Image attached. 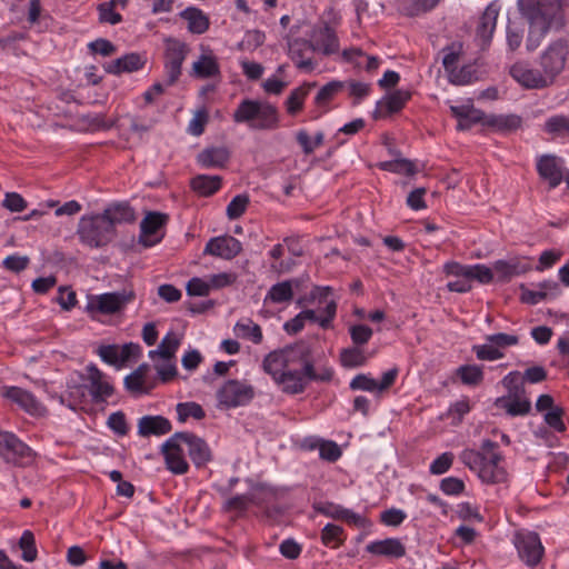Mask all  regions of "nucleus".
Returning a JSON list of instances; mask_svg holds the SVG:
<instances>
[{"mask_svg": "<svg viewBox=\"0 0 569 569\" xmlns=\"http://www.w3.org/2000/svg\"><path fill=\"white\" fill-rule=\"evenodd\" d=\"M520 13L529 21L526 42L528 51H535L550 31H559L565 24V14L555 0H518Z\"/></svg>", "mask_w": 569, "mask_h": 569, "instance_id": "obj_1", "label": "nucleus"}, {"mask_svg": "<svg viewBox=\"0 0 569 569\" xmlns=\"http://www.w3.org/2000/svg\"><path fill=\"white\" fill-rule=\"evenodd\" d=\"M333 377L331 368H323L317 372L313 366L311 350L305 343L298 345L297 362L288 366L274 380L288 395H298L306 390L310 381L328 382Z\"/></svg>", "mask_w": 569, "mask_h": 569, "instance_id": "obj_2", "label": "nucleus"}, {"mask_svg": "<svg viewBox=\"0 0 569 569\" xmlns=\"http://www.w3.org/2000/svg\"><path fill=\"white\" fill-rule=\"evenodd\" d=\"M232 118L234 122L248 123L256 130H273L279 127V111L267 101L243 99Z\"/></svg>", "mask_w": 569, "mask_h": 569, "instance_id": "obj_3", "label": "nucleus"}, {"mask_svg": "<svg viewBox=\"0 0 569 569\" xmlns=\"http://www.w3.org/2000/svg\"><path fill=\"white\" fill-rule=\"evenodd\" d=\"M78 236L82 243L91 248H100L114 239L116 229L111 227L103 213L83 216L79 221Z\"/></svg>", "mask_w": 569, "mask_h": 569, "instance_id": "obj_4", "label": "nucleus"}, {"mask_svg": "<svg viewBox=\"0 0 569 569\" xmlns=\"http://www.w3.org/2000/svg\"><path fill=\"white\" fill-rule=\"evenodd\" d=\"M254 388L238 379H229L217 391V399L224 408H237L248 405L254 398Z\"/></svg>", "mask_w": 569, "mask_h": 569, "instance_id": "obj_5", "label": "nucleus"}, {"mask_svg": "<svg viewBox=\"0 0 569 569\" xmlns=\"http://www.w3.org/2000/svg\"><path fill=\"white\" fill-rule=\"evenodd\" d=\"M134 297L133 290L127 289L92 296L89 299L86 310L91 315H113L121 311Z\"/></svg>", "mask_w": 569, "mask_h": 569, "instance_id": "obj_6", "label": "nucleus"}, {"mask_svg": "<svg viewBox=\"0 0 569 569\" xmlns=\"http://www.w3.org/2000/svg\"><path fill=\"white\" fill-rule=\"evenodd\" d=\"M0 457L14 466H27L33 460L32 449L11 432H0Z\"/></svg>", "mask_w": 569, "mask_h": 569, "instance_id": "obj_7", "label": "nucleus"}, {"mask_svg": "<svg viewBox=\"0 0 569 569\" xmlns=\"http://www.w3.org/2000/svg\"><path fill=\"white\" fill-rule=\"evenodd\" d=\"M568 54V41L558 39L549 44L540 57V66L543 74L552 83L558 74L562 72Z\"/></svg>", "mask_w": 569, "mask_h": 569, "instance_id": "obj_8", "label": "nucleus"}, {"mask_svg": "<svg viewBox=\"0 0 569 569\" xmlns=\"http://www.w3.org/2000/svg\"><path fill=\"white\" fill-rule=\"evenodd\" d=\"M188 52L189 48L184 42L172 38L166 40L164 72L168 86H172L178 81Z\"/></svg>", "mask_w": 569, "mask_h": 569, "instance_id": "obj_9", "label": "nucleus"}, {"mask_svg": "<svg viewBox=\"0 0 569 569\" xmlns=\"http://www.w3.org/2000/svg\"><path fill=\"white\" fill-rule=\"evenodd\" d=\"M182 445V432H176L161 447L167 468L174 475H184L189 470Z\"/></svg>", "mask_w": 569, "mask_h": 569, "instance_id": "obj_10", "label": "nucleus"}, {"mask_svg": "<svg viewBox=\"0 0 569 569\" xmlns=\"http://www.w3.org/2000/svg\"><path fill=\"white\" fill-rule=\"evenodd\" d=\"M518 555L528 566L535 567L543 556V547L537 532H518L515 537Z\"/></svg>", "mask_w": 569, "mask_h": 569, "instance_id": "obj_11", "label": "nucleus"}, {"mask_svg": "<svg viewBox=\"0 0 569 569\" xmlns=\"http://www.w3.org/2000/svg\"><path fill=\"white\" fill-rule=\"evenodd\" d=\"M298 345L296 347H289L283 350H274L269 352L263 361V371L276 380L283 370L291 365L297 362Z\"/></svg>", "mask_w": 569, "mask_h": 569, "instance_id": "obj_12", "label": "nucleus"}, {"mask_svg": "<svg viewBox=\"0 0 569 569\" xmlns=\"http://www.w3.org/2000/svg\"><path fill=\"white\" fill-rule=\"evenodd\" d=\"M89 393L94 403H102L114 393L112 383L107 376L93 363L87 367Z\"/></svg>", "mask_w": 569, "mask_h": 569, "instance_id": "obj_13", "label": "nucleus"}, {"mask_svg": "<svg viewBox=\"0 0 569 569\" xmlns=\"http://www.w3.org/2000/svg\"><path fill=\"white\" fill-rule=\"evenodd\" d=\"M537 172L547 181L550 189L557 188L563 180V162L555 154H542L537 160Z\"/></svg>", "mask_w": 569, "mask_h": 569, "instance_id": "obj_14", "label": "nucleus"}, {"mask_svg": "<svg viewBox=\"0 0 569 569\" xmlns=\"http://www.w3.org/2000/svg\"><path fill=\"white\" fill-rule=\"evenodd\" d=\"M493 273L499 282H508L513 277L521 276L531 269L528 258H511L509 260H497L493 264Z\"/></svg>", "mask_w": 569, "mask_h": 569, "instance_id": "obj_15", "label": "nucleus"}, {"mask_svg": "<svg viewBox=\"0 0 569 569\" xmlns=\"http://www.w3.org/2000/svg\"><path fill=\"white\" fill-rule=\"evenodd\" d=\"M289 56L296 63V67L301 70H313V62L310 57H307L308 52H315L319 49V41L312 42L306 39H293L289 41Z\"/></svg>", "mask_w": 569, "mask_h": 569, "instance_id": "obj_16", "label": "nucleus"}, {"mask_svg": "<svg viewBox=\"0 0 569 569\" xmlns=\"http://www.w3.org/2000/svg\"><path fill=\"white\" fill-rule=\"evenodd\" d=\"M242 250L241 242L231 236L211 238L204 248L206 254H211L226 260L237 257Z\"/></svg>", "mask_w": 569, "mask_h": 569, "instance_id": "obj_17", "label": "nucleus"}, {"mask_svg": "<svg viewBox=\"0 0 569 569\" xmlns=\"http://www.w3.org/2000/svg\"><path fill=\"white\" fill-rule=\"evenodd\" d=\"M411 98L409 90H395L377 102L373 111L375 119L386 118L392 113L399 112Z\"/></svg>", "mask_w": 569, "mask_h": 569, "instance_id": "obj_18", "label": "nucleus"}, {"mask_svg": "<svg viewBox=\"0 0 569 569\" xmlns=\"http://www.w3.org/2000/svg\"><path fill=\"white\" fill-rule=\"evenodd\" d=\"M499 6L496 2L490 3L481 14L476 31V37L480 41L482 49L487 48L496 30L497 19L499 17Z\"/></svg>", "mask_w": 569, "mask_h": 569, "instance_id": "obj_19", "label": "nucleus"}, {"mask_svg": "<svg viewBox=\"0 0 569 569\" xmlns=\"http://www.w3.org/2000/svg\"><path fill=\"white\" fill-rule=\"evenodd\" d=\"M183 445L188 447V453L197 468L204 467L212 458L208 443L191 432H182Z\"/></svg>", "mask_w": 569, "mask_h": 569, "instance_id": "obj_20", "label": "nucleus"}, {"mask_svg": "<svg viewBox=\"0 0 569 569\" xmlns=\"http://www.w3.org/2000/svg\"><path fill=\"white\" fill-rule=\"evenodd\" d=\"M502 456L497 452H492L490 458H485L478 471V476L482 482L492 485L506 482L508 473L506 469L500 466Z\"/></svg>", "mask_w": 569, "mask_h": 569, "instance_id": "obj_21", "label": "nucleus"}, {"mask_svg": "<svg viewBox=\"0 0 569 569\" xmlns=\"http://www.w3.org/2000/svg\"><path fill=\"white\" fill-rule=\"evenodd\" d=\"M510 73L517 82L527 89H542L551 84L539 70L528 69L522 64L512 66Z\"/></svg>", "mask_w": 569, "mask_h": 569, "instance_id": "obj_22", "label": "nucleus"}, {"mask_svg": "<svg viewBox=\"0 0 569 569\" xmlns=\"http://www.w3.org/2000/svg\"><path fill=\"white\" fill-rule=\"evenodd\" d=\"M146 58L137 52L127 53L111 62H109L104 70L111 74H120L123 72H134L142 69L146 64Z\"/></svg>", "mask_w": 569, "mask_h": 569, "instance_id": "obj_23", "label": "nucleus"}, {"mask_svg": "<svg viewBox=\"0 0 569 569\" xmlns=\"http://www.w3.org/2000/svg\"><path fill=\"white\" fill-rule=\"evenodd\" d=\"M171 428V422L162 416H143L138 422V433L141 437L167 435Z\"/></svg>", "mask_w": 569, "mask_h": 569, "instance_id": "obj_24", "label": "nucleus"}, {"mask_svg": "<svg viewBox=\"0 0 569 569\" xmlns=\"http://www.w3.org/2000/svg\"><path fill=\"white\" fill-rule=\"evenodd\" d=\"M3 396L31 415H40L42 411L33 395L24 389L10 387L4 390Z\"/></svg>", "mask_w": 569, "mask_h": 569, "instance_id": "obj_25", "label": "nucleus"}, {"mask_svg": "<svg viewBox=\"0 0 569 569\" xmlns=\"http://www.w3.org/2000/svg\"><path fill=\"white\" fill-rule=\"evenodd\" d=\"M102 213L114 229L117 224L132 223L137 218L134 209L128 202H113Z\"/></svg>", "mask_w": 569, "mask_h": 569, "instance_id": "obj_26", "label": "nucleus"}, {"mask_svg": "<svg viewBox=\"0 0 569 569\" xmlns=\"http://www.w3.org/2000/svg\"><path fill=\"white\" fill-rule=\"evenodd\" d=\"M366 550L376 556L401 558L406 555V548L399 539L387 538L367 545Z\"/></svg>", "mask_w": 569, "mask_h": 569, "instance_id": "obj_27", "label": "nucleus"}, {"mask_svg": "<svg viewBox=\"0 0 569 569\" xmlns=\"http://www.w3.org/2000/svg\"><path fill=\"white\" fill-rule=\"evenodd\" d=\"M168 221V216L160 212H148L140 223V242L146 247L153 246L158 240L149 241L147 238L153 236Z\"/></svg>", "mask_w": 569, "mask_h": 569, "instance_id": "obj_28", "label": "nucleus"}, {"mask_svg": "<svg viewBox=\"0 0 569 569\" xmlns=\"http://www.w3.org/2000/svg\"><path fill=\"white\" fill-rule=\"evenodd\" d=\"M311 39L312 42H316V40L319 41L318 51L321 50L326 56L333 54L339 50L338 37L335 30L328 24L318 29L315 28L311 33Z\"/></svg>", "mask_w": 569, "mask_h": 569, "instance_id": "obj_29", "label": "nucleus"}, {"mask_svg": "<svg viewBox=\"0 0 569 569\" xmlns=\"http://www.w3.org/2000/svg\"><path fill=\"white\" fill-rule=\"evenodd\" d=\"M485 124L497 131L509 133L521 127L522 119L517 114H491L486 117Z\"/></svg>", "mask_w": 569, "mask_h": 569, "instance_id": "obj_30", "label": "nucleus"}, {"mask_svg": "<svg viewBox=\"0 0 569 569\" xmlns=\"http://www.w3.org/2000/svg\"><path fill=\"white\" fill-rule=\"evenodd\" d=\"M317 86L316 82H305L300 87L293 89L287 98L284 106L290 116H296L303 108L305 99L310 91Z\"/></svg>", "mask_w": 569, "mask_h": 569, "instance_id": "obj_31", "label": "nucleus"}, {"mask_svg": "<svg viewBox=\"0 0 569 569\" xmlns=\"http://www.w3.org/2000/svg\"><path fill=\"white\" fill-rule=\"evenodd\" d=\"M230 153L224 147H212L198 154V162L204 168L223 167Z\"/></svg>", "mask_w": 569, "mask_h": 569, "instance_id": "obj_32", "label": "nucleus"}, {"mask_svg": "<svg viewBox=\"0 0 569 569\" xmlns=\"http://www.w3.org/2000/svg\"><path fill=\"white\" fill-rule=\"evenodd\" d=\"M180 346V339L176 332H168L159 343L158 348L149 351V357L154 360L160 357L162 360H172Z\"/></svg>", "mask_w": 569, "mask_h": 569, "instance_id": "obj_33", "label": "nucleus"}, {"mask_svg": "<svg viewBox=\"0 0 569 569\" xmlns=\"http://www.w3.org/2000/svg\"><path fill=\"white\" fill-rule=\"evenodd\" d=\"M495 405L499 408H503L511 417L525 416L529 413L531 409V402L526 396L519 398L500 397L496 399Z\"/></svg>", "mask_w": 569, "mask_h": 569, "instance_id": "obj_34", "label": "nucleus"}, {"mask_svg": "<svg viewBox=\"0 0 569 569\" xmlns=\"http://www.w3.org/2000/svg\"><path fill=\"white\" fill-rule=\"evenodd\" d=\"M221 181L219 176L199 174L191 179L190 186L199 196L209 197L220 189Z\"/></svg>", "mask_w": 569, "mask_h": 569, "instance_id": "obj_35", "label": "nucleus"}, {"mask_svg": "<svg viewBox=\"0 0 569 569\" xmlns=\"http://www.w3.org/2000/svg\"><path fill=\"white\" fill-rule=\"evenodd\" d=\"M441 0H399L398 9L406 17H418L431 11Z\"/></svg>", "mask_w": 569, "mask_h": 569, "instance_id": "obj_36", "label": "nucleus"}, {"mask_svg": "<svg viewBox=\"0 0 569 569\" xmlns=\"http://www.w3.org/2000/svg\"><path fill=\"white\" fill-rule=\"evenodd\" d=\"M298 286H299L298 279H291V280H284L282 282H278L269 289L266 299H269L274 303L288 302L293 297V287H298Z\"/></svg>", "mask_w": 569, "mask_h": 569, "instance_id": "obj_37", "label": "nucleus"}, {"mask_svg": "<svg viewBox=\"0 0 569 569\" xmlns=\"http://www.w3.org/2000/svg\"><path fill=\"white\" fill-rule=\"evenodd\" d=\"M193 74L200 79H207L220 74V67L213 56L201 54L192 64Z\"/></svg>", "mask_w": 569, "mask_h": 569, "instance_id": "obj_38", "label": "nucleus"}, {"mask_svg": "<svg viewBox=\"0 0 569 569\" xmlns=\"http://www.w3.org/2000/svg\"><path fill=\"white\" fill-rule=\"evenodd\" d=\"M237 337L252 341L254 345L262 342L263 336L261 327L251 319L238 321L234 326Z\"/></svg>", "mask_w": 569, "mask_h": 569, "instance_id": "obj_39", "label": "nucleus"}, {"mask_svg": "<svg viewBox=\"0 0 569 569\" xmlns=\"http://www.w3.org/2000/svg\"><path fill=\"white\" fill-rule=\"evenodd\" d=\"M181 16L188 21V28L192 33L201 34L209 28L208 18L197 8H188Z\"/></svg>", "mask_w": 569, "mask_h": 569, "instance_id": "obj_40", "label": "nucleus"}, {"mask_svg": "<svg viewBox=\"0 0 569 569\" xmlns=\"http://www.w3.org/2000/svg\"><path fill=\"white\" fill-rule=\"evenodd\" d=\"M368 356L360 347L345 348L340 351V362L345 368H357L366 365Z\"/></svg>", "mask_w": 569, "mask_h": 569, "instance_id": "obj_41", "label": "nucleus"}, {"mask_svg": "<svg viewBox=\"0 0 569 569\" xmlns=\"http://www.w3.org/2000/svg\"><path fill=\"white\" fill-rule=\"evenodd\" d=\"M149 370L148 363L140 365L133 372L124 378V386L130 392L147 393L148 389L143 387L144 377Z\"/></svg>", "mask_w": 569, "mask_h": 569, "instance_id": "obj_42", "label": "nucleus"}, {"mask_svg": "<svg viewBox=\"0 0 569 569\" xmlns=\"http://www.w3.org/2000/svg\"><path fill=\"white\" fill-rule=\"evenodd\" d=\"M523 379L519 371L509 372L501 381L502 386L507 389V398H519L526 396Z\"/></svg>", "mask_w": 569, "mask_h": 569, "instance_id": "obj_43", "label": "nucleus"}, {"mask_svg": "<svg viewBox=\"0 0 569 569\" xmlns=\"http://www.w3.org/2000/svg\"><path fill=\"white\" fill-rule=\"evenodd\" d=\"M347 82L333 80L325 84L315 97V103L318 107L328 104L336 94L346 88Z\"/></svg>", "mask_w": 569, "mask_h": 569, "instance_id": "obj_44", "label": "nucleus"}, {"mask_svg": "<svg viewBox=\"0 0 569 569\" xmlns=\"http://www.w3.org/2000/svg\"><path fill=\"white\" fill-rule=\"evenodd\" d=\"M321 541L329 548H338L343 541V529L342 527L333 523H328L321 531Z\"/></svg>", "mask_w": 569, "mask_h": 569, "instance_id": "obj_45", "label": "nucleus"}, {"mask_svg": "<svg viewBox=\"0 0 569 569\" xmlns=\"http://www.w3.org/2000/svg\"><path fill=\"white\" fill-rule=\"evenodd\" d=\"M457 376L463 385L478 386L483 380L482 368L476 365H465L457 369Z\"/></svg>", "mask_w": 569, "mask_h": 569, "instance_id": "obj_46", "label": "nucleus"}, {"mask_svg": "<svg viewBox=\"0 0 569 569\" xmlns=\"http://www.w3.org/2000/svg\"><path fill=\"white\" fill-rule=\"evenodd\" d=\"M178 419L184 422L188 418L192 417L197 420H201L206 417V412L202 407L193 401L180 402L177 405Z\"/></svg>", "mask_w": 569, "mask_h": 569, "instance_id": "obj_47", "label": "nucleus"}, {"mask_svg": "<svg viewBox=\"0 0 569 569\" xmlns=\"http://www.w3.org/2000/svg\"><path fill=\"white\" fill-rule=\"evenodd\" d=\"M380 169L396 172V173H405L407 176H413L416 173V166L412 161L408 159H396L391 161H385L379 164Z\"/></svg>", "mask_w": 569, "mask_h": 569, "instance_id": "obj_48", "label": "nucleus"}, {"mask_svg": "<svg viewBox=\"0 0 569 569\" xmlns=\"http://www.w3.org/2000/svg\"><path fill=\"white\" fill-rule=\"evenodd\" d=\"M19 547L22 550V559L32 562L37 559L38 551L36 548L34 536L31 531L26 530L19 539Z\"/></svg>", "mask_w": 569, "mask_h": 569, "instance_id": "obj_49", "label": "nucleus"}, {"mask_svg": "<svg viewBox=\"0 0 569 569\" xmlns=\"http://www.w3.org/2000/svg\"><path fill=\"white\" fill-rule=\"evenodd\" d=\"M467 279L477 280L482 284L490 283L495 279L493 268L485 264L469 266Z\"/></svg>", "mask_w": 569, "mask_h": 569, "instance_id": "obj_50", "label": "nucleus"}, {"mask_svg": "<svg viewBox=\"0 0 569 569\" xmlns=\"http://www.w3.org/2000/svg\"><path fill=\"white\" fill-rule=\"evenodd\" d=\"M249 204V197L247 194H238L227 206V216L229 219L240 218Z\"/></svg>", "mask_w": 569, "mask_h": 569, "instance_id": "obj_51", "label": "nucleus"}, {"mask_svg": "<svg viewBox=\"0 0 569 569\" xmlns=\"http://www.w3.org/2000/svg\"><path fill=\"white\" fill-rule=\"evenodd\" d=\"M349 333L355 347H361L371 339L373 332L366 325H353L349 328Z\"/></svg>", "mask_w": 569, "mask_h": 569, "instance_id": "obj_52", "label": "nucleus"}, {"mask_svg": "<svg viewBox=\"0 0 569 569\" xmlns=\"http://www.w3.org/2000/svg\"><path fill=\"white\" fill-rule=\"evenodd\" d=\"M458 59H459L458 53L450 51L445 54V57L442 59V64H443L446 71L449 73L450 81L452 83L465 84V83H468V80L456 76Z\"/></svg>", "mask_w": 569, "mask_h": 569, "instance_id": "obj_53", "label": "nucleus"}, {"mask_svg": "<svg viewBox=\"0 0 569 569\" xmlns=\"http://www.w3.org/2000/svg\"><path fill=\"white\" fill-rule=\"evenodd\" d=\"M107 425L118 436H126L129 431L126 416L122 411L111 413Z\"/></svg>", "mask_w": 569, "mask_h": 569, "instance_id": "obj_54", "label": "nucleus"}, {"mask_svg": "<svg viewBox=\"0 0 569 569\" xmlns=\"http://www.w3.org/2000/svg\"><path fill=\"white\" fill-rule=\"evenodd\" d=\"M472 350L479 360L493 361L503 358V352L493 345L473 346Z\"/></svg>", "mask_w": 569, "mask_h": 569, "instance_id": "obj_55", "label": "nucleus"}, {"mask_svg": "<svg viewBox=\"0 0 569 569\" xmlns=\"http://www.w3.org/2000/svg\"><path fill=\"white\" fill-rule=\"evenodd\" d=\"M485 458L486 456L483 453L471 449H466L460 455V460L463 462V465L477 472L483 463Z\"/></svg>", "mask_w": 569, "mask_h": 569, "instance_id": "obj_56", "label": "nucleus"}, {"mask_svg": "<svg viewBox=\"0 0 569 569\" xmlns=\"http://www.w3.org/2000/svg\"><path fill=\"white\" fill-rule=\"evenodd\" d=\"M113 8L114 6L109 1L102 2L98 6L99 19L101 22L117 24L122 20L121 14L116 12Z\"/></svg>", "mask_w": 569, "mask_h": 569, "instance_id": "obj_57", "label": "nucleus"}, {"mask_svg": "<svg viewBox=\"0 0 569 569\" xmlns=\"http://www.w3.org/2000/svg\"><path fill=\"white\" fill-rule=\"evenodd\" d=\"M189 296L206 297L210 293V283L201 278H191L186 287Z\"/></svg>", "mask_w": 569, "mask_h": 569, "instance_id": "obj_58", "label": "nucleus"}, {"mask_svg": "<svg viewBox=\"0 0 569 569\" xmlns=\"http://www.w3.org/2000/svg\"><path fill=\"white\" fill-rule=\"evenodd\" d=\"M545 128L550 133H569V118L565 116L551 117L546 121Z\"/></svg>", "mask_w": 569, "mask_h": 569, "instance_id": "obj_59", "label": "nucleus"}, {"mask_svg": "<svg viewBox=\"0 0 569 569\" xmlns=\"http://www.w3.org/2000/svg\"><path fill=\"white\" fill-rule=\"evenodd\" d=\"M486 117L483 113L479 110L471 109L458 123H457V130L466 131L471 129L475 124L479 122L485 123Z\"/></svg>", "mask_w": 569, "mask_h": 569, "instance_id": "obj_60", "label": "nucleus"}, {"mask_svg": "<svg viewBox=\"0 0 569 569\" xmlns=\"http://www.w3.org/2000/svg\"><path fill=\"white\" fill-rule=\"evenodd\" d=\"M377 388L378 382L363 373L357 375L350 382L351 390H363L372 392L378 390Z\"/></svg>", "mask_w": 569, "mask_h": 569, "instance_id": "obj_61", "label": "nucleus"}, {"mask_svg": "<svg viewBox=\"0 0 569 569\" xmlns=\"http://www.w3.org/2000/svg\"><path fill=\"white\" fill-rule=\"evenodd\" d=\"M453 462V455L451 452H445L440 455L430 466V472L432 475H442L447 472Z\"/></svg>", "mask_w": 569, "mask_h": 569, "instance_id": "obj_62", "label": "nucleus"}, {"mask_svg": "<svg viewBox=\"0 0 569 569\" xmlns=\"http://www.w3.org/2000/svg\"><path fill=\"white\" fill-rule=\"evenodd\" d=\"M237 274L232 272H221L218 274L210 276L208 282L210 283L211 289H221L228 286H231L236 282Z\"/></svg>", "mask_w": 569, "mask_h": 569, "instance_id": "obj_63", "label": "nucleus"}, {"mask_svg": "<svg viewBox=\"0 0 569 569\" xmlns=\"http://www.w3.org/2000/svg\"><path fill=\"white\" fill-rule=\"evenodd\" d=\"M319 453L322 459L330 462H335L341 457V450L333 441H323L319 447Z\"/></svg>", "mask_w": 569, "mask_h": 569, "instance_id": "obj_64", "label": "nucleus"}]
</instances>
